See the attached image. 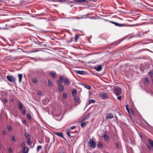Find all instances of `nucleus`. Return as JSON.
<instances>
[{
	"label": "nucleus",
	"mask_w": 153,
	"mask_h": 153,
	"mask_svg": "<svg viewBox=\"0 0 153 153\" xmlns=\"http://www.w3.org/2000/svg\"><path fill=\"white\" fill-rule=\"evenodd\" d=\"M7 80L10 82L15 83L16 82V79L13 76L8 75L6 76Z\"/></svg>",
	"instance_id": "obj_2"
},
{
	"label": "nucleus",
	"mask_w": 153,
	"mask_h": 153,
	"mask_svg": "<svg viewBox=\"0 0 153 153\" xmlns=\"http://www.w3.org/2000/svg\"><path fill=\"white\" fill-rule=\"evenodd\" d=\"M12 139L13 142H15L16 141V139H15V137L14 136H13L12 137Z\"/></svg>",
	"instance_id": "obj_41"
},
{
	"label": "nucleus",
	"mask_w": 153,
	"mask_h": 153,
	"mask_svg": "<svg viewBox=\"0 0 153 153\" xmlns=\"http://www.w3.org/2000/svg\"><path fill=\"white\" fill-rule=\"evenodd\" d=\"M102 136L104 138L106 141H108L109 140V136L106 132L104 131L103 132V134L102 135Z\"/></svg>",
	"instance_id": "obj_5"
},
{
	"label": "nucleus",
	"mask_w": 153,
	"mask_h": 153,
	"mask_svg": "<svg viewBox=\"0 0 153 153\" xmlns=\"http://www.w3.org/2000/svg\"><path fill=\"white\" fill-rule=\"evenodd\" d=\"M149 74L150 76L151 77H153V71H150L149 72Z\"/></svg>",
	"instance_id": "obj_30"
},
{
	"label": "nucleus",
	"mask_w": 153,
	"mask_h": 153,
	"mask_svg": "<svg viewBox=\"0 0 153 153\" xmlns=\"http://www.w3.org/2000/svg\"><path fill=\"white\" fill-rule=\"evenodd\" d=\"M3 134L4 135H6V132L5 130H3Z\"/></svg>",
	"instance_id": "obj_49"
},
{
	"label": "nucleus",
	"mask_w": 153,
	"mask_h": 153,
	"mask_svg": "<svg viewBox=\"0 0 153 153\" xmlns=\"http://www.w3.org/2000/svg\"><path fill=\"white\" fill-rule=\"evenodd\" d=\"M57 84H58V86H60V85H62V82L60 81L57 80Z\"/></svg>",
	"instance_id": "obj_35"
},
{
	"label": "nucleus",
	"mask_w": 153,
	"mask_h": 153,
	"mask_svg": "<svg viewBox=\"0 0 153 153\" xmlns=\"http://www.w3.org/2000/svg\"><path fill=\"white\" fill-rule=\"evenodd\" d=\"M115 117L116 119H117V117L115 115Z\"/></svg>",
	"instance_id": "obj_58"
},
{
	"label": "nucleus",
	"mask_w": 153,
	"mask_h": 153,
	"mask_svg": "<svg viewBox=\"0 0 153 153\" xmlns=\"http://www.w3.org/2000/svg\"><path fill=\"white\" fill-rule=\"evenodd\" d=\"M22 113L23 115H25L26 113V111L25 110L23 109L22 111Z\"/></svg>",
	"instance_id": "obj_44"
},
{
	"label": "nucleus",
	"mask_w": 153,
	"mask_h": 153,
	"mask_svg": "<svg viewBox=\"0 0 153 153\" xmlns=\"http://www.w3.org/2000/svg\"><path fill=\"white\" fill-rule=\"evenodd\" d=\"M7 128L9 131H10L12 130L11 126L10 125L7 126Z\"/></svg>",
	"instance_id": "obj_39"
},
{
	"label": "nucleus",
	"mask_w": 153,
	"mask_h": 153,
	"mask_svg": "<svg viewBox=\"0 0 153 153\" xmlns=\"http://www.w3.org/2000/svg\"><path fill=\"white\" fill-rule=\"evenodd\" d=\"M55 134L58 136L63 138L65 140V138L63 137V134L62 133L56 132L55 133Z\"/></svg>",
	"instance_id": "obj_9"
},
{
	"label": "nucleus",
	"mask_w": 153,
	"mask_h": 153,
	"mask_svg": "<svg viewBox=\"0 0 153 153\" xmlns=\"http://www.w3.org/2000/svg\"><path fill=\"white\" fill-rule=\"evenodd\" d=\"M50 75L53 78H55L56 77V75L54 71L50 72Z\"/></svg>",
	"instance_id": "obj_15"
},
{
	"label": "nucleus",
	"mask_w": 153,
	"mask_h": 153,
	"mask_svg": "<svg viewBox=\"0 0 153 153\" xmlns=\"http://www.w3.org/2000/svg\"><path fill=\"white\" fill-rule=\"evenodd\" d=\"M28 151L27 148L26 147H24L22 150V152L24 153H27Z\"/></svg>",
	"instance_id": "obj_13"
},
{
	"label": "nucleus",
	"mask_w": 153,
	"mask_h": 153,
	"mask_svg": "<svg viewBox=\"0 0 153 153\" xmlns=\"http://www.w3.org/2000/svg\"><path fill=\"white\" fill-rule=\"evenodd\" d=\"M25 144L24 142H22L21 144V147H26L25 146Z\"/></svg>",
	"instance_id": "obj_40"
},
{
	"label": "nucleus",
	"mask_w": 153,
	"mask_h": 153,
	"mask_svg": "<svg viewBox=\"0 0 153 153\" xmlns=\"http://www.w3.org/2000/svg\"><path fill=\"white\" fill-rule=\"evenodd\" d=\"M75 72L76 73L80 74H82L84 73V71H82L75 70Z\"/></svg>",
	"instance_id": "obj_16"
},
{
	"label": "nucleus",
	"mask_w": 153,
	"mask_h": 153,
	"mask_svg": "<svg viewBox=\"0 0 153 153\" xmlns=\"http://www.w3.org/2000/svg\"><path fill=\"white\" fill-rule=\"evenodd\" d=\"M43 100L44 101H46V100H45V99H43Z\"/></svg>",
	"instance_id": "obj_57"
},
{
	"label": "nucleus",
	"mask_w": 153,
	"mask_h": 153,
	"mask_svg": "<svg viewBox=\"0 0 153 153\" xmlns=\"http://www.w3.org/2000/svg\"><path fill=\"white\" fill-rule=\"evenodd\" d=\"M86 124L84 122H82L81 123L80 125L82 127H83L86 125Z\"/></svg>",
	"instance_id": "obj_32"
},
{
	"label": "nucleus",
	"mask_w": 153,
	"mask_h": 153,
	"mask_svg": "<svg viewBox=\"0 0 153 153\" xmlns=\"http://www.w3.org/2000/svg\"><path fill=\"white\" fill-rule=\"evenodd\" d=\"M144 50H145L142 49V50H140V51H144Z\"/></svg>",
	"instance_id": "obj_55"
},
{
	"label": "nucleus",
	"mask_w": 153,
	"mask_h": 153,
	"mask_svg": "<svg viewBox=\"0 0 153 153\" xmlns=\"http://www.w3.org/2000/svg\"><path fill=\"white\" fill-rule=\"evenodd\" d=\"M76 127V126H71V129H74Z\"/></svg>",
	"instance_id": "obj_50"
},
{
	"label": "nucleus",
	"mask_w": 153,
	"mask_h": 153,
	"mask_svg": "<svg viewBox=\"0 0 153 153\" xmlns=\"http://www.w3.org/2000/svg\"><path fill=\"white\" fill-rule=\"evenodd\" d=\"M88 143L90 144V146L92 147L93 148H94L96 147V143L94 141L93 139H91L88 142Z\"/></svg>",
	"instance_id": "obj_4"
},
{
	"label": "nucleus",
	"mask_w": 153,
	"mask_h": 153,
	"mask_svg": "<svg viewBox=\"0 0 153 153\" xmlns=\"http://www.w3.org/2000/svg\"><path fill=\"white\" fill-rule=\"evenodd\" d=\"M122 99V97L121 96H118L117 97V99L119 100H121Z\"/></svg>",
	"instance_id": "obj_47"
},
{
	"label": "nucleus",
	"mask_w": 153,
	"mask_h": 153,
	"mask_svg": "<svg viewBox=\"0 0 153 153\" xmlns=\"http://www.w3.org/2000/svg\"><path fill=\"white\" fill-rule=\"evenodd\" d=\"M95 102V101L94 100H91L88 102V105L91 103H94Z\"/></svg>",
	"instance_id": "obj_25"
},
{
	"label": "nucleus",
	"mask_w": 153,
	"mask_h": 153,
	"mask_svg": "<svg viewBox=\"0 0 153 153\" xmlns=\"http://www.w3.org/2000/svg\"><path fill=\"white\" fill-rule=\"evenodd\" d=\"M91 0H76V1L82 3L84 1L88 2Z\"/></svg>",
	"instance_id": "obj_19"
},
{
	"label": "nucleus",
	"mask_w": 153,
	"mask_h": 153,
	"mask_svg": "<svg viewBox=\"0 0 153 153\" xmlns=\"http://www.w3.org/2000/svg\"><path fill=\"white\" fill-rule=\"evenodd\" d=\"M27 117L29 120H31V115L30 114H27Z\"/></svg>",
	"instance_id": "obj_38"
},
{
	"label": "nucleus",
	"mask_w": 153,
	"mask_h": 153,
	"mask_svg": "<svg viewBox=\"0 0 153 153\" xmlns=\"http://www.w3.org/2000/svg\"><path fill=\"white\" fill-rule=\"evenodd\" d=\"M23 123L24 124L25 123H26V121H25V120H24V121H23Z\"/></svg>",
	"instance_id": "obj_53"
},
{
	"label": "nucleus",
	"mask_w": 153,
	"mask_h": 153,
	"mask_svg": "<svg viewBox=\"0 0 153 153\" xmlns=\"http://www.w3.org/2000/svg\"><path fill=\"white\" fill-rule=\"evenodd\" d=\"M4 29V28H1V27H0V29Z\"/></svg>",
	"instance_id": "obj_56"
},
{
	"label": "nucleus",
	"mask_w": 153,
	"mask_h": 153,
	"mask_svg": "<svg viewBox=\"0 0 153 153\" xmlns=\"http://www.w3.org/2000/svg\"><path fill=\"white\" fill-rule=\"evenodd\" d=\"M63 97L65 99H66V98H67V94L66 93L64 92L63 93Z\"/></svg>",
	"instance_id": "obj_34"
},
{
	"label": "nucleus",
	"mask_w": 153,
	"mask_h": 153,
	"mask_svg": "<svg viewBox=\"0 0 153 153\" xmlns=\"http://www.w3.org/2000/svg\"><path fill=\"white\" fill-rule=\"evenodd\" d=\"M114 90V93L117 96L121 95L122 93V88L119 87H115Z\"/></svg>",
	"instance_id": "obj_1"
},
{
	"label": "nucleus",
	"mask_w": 153,
	"mask_h": 153,
	"mask_svg": "<svg viewBox=\"0 0 153 153\" xmlns=\"http://www.w3.org/2000/svg\"><path fill=\"white\" fill-rule=\"evenodd\" d=\"M77 93V91L76 89H74L72 92V94L73 95H76Z\"/></svg>",
	"instance_id": "obj_24"
},
{
	"label": "nucleus",
	"mask_w": 153,
	"mask_h": 153,
	"mask_svg": "<svg viewBox=\"0 0 153 153\" xmlns=\"http://www.w3.org/2000/svg\"><path fill=\"white\" fill-rule=\"evenodd\" d=\"M42 149V146H38L37 147V151L38 152L39 150Z\"/></svg>",
	"instance_id": "obj_28"
},
{
	"label": "nucleus",
	"mask_w": 153,
	"mask_h": 153,
	"mask_svg": "<svg viewBox=\"0 0 153 153\" xmlns=\"http://www.w3.org/2000/svg\"><path fill=\"white\" fill-rule=\"evenodd\" d=\"M2 102L3 103H6L7 102V100L6 99L4 98V99L3 100H2Z\"/></svg>",
	"instance_id": "obj_42"
},
{
	"label": "nucleus",
	"mask_w": 153,
	"mask_h": 153,
	"mask_svg": "<svg viewBox=\"0 0 153 153\" xmlns=\"http://www.w3.org/2000/svg\"><path fill=\"white\" fill-rule=\"evenodd\" d=\"M64 83L65 85H68L69 83V79L68 78H66L65 79Z\"/></svg>",
	"instance_id": "obj_10"
},
{
	"label": "nucleus",
	"mask_w": 153,
	"mask_h": 153,
	"mask_svg": "<svg viewBox=\"0 0 153 153\" xmlns=\"http://www.w3.org/2000/svg\"><path fill=\"white\" fill-rule=\"evenodd\" d=\"M113 117V115L111 113H109L108 114L106 117V119H111Z\"/></svg>",
	"instance_id": "obj_7"
},
{
	"label": "nucleus",
	"mask_w": 153,
	"mask_h": 153,
	"mask_svg": "<svg viewBox=\"0 0 153 153\" xmlns=\"http://www.w3.org/2000/svg\"><path fill=\"white\" fill-rule=\"evenodd\" d=\"M27 139V145L30 146L32 144V143L31 142L30 138H28Z\"/></svg>",
	"instance_id": "obj_18"
},
{
	"label": "nucleus",
	"mask_w": 153,
	"mask_h": 153,
	"mask_svg": "<svg viewBox=\"0 0 153 153\" xmlns=\"http://www.w3.org/2000/svg\"><path fill=\"white\" fill-rule=\"evenodd\" d=\"M25 136L27 139L28 138H30V135L28 133L26 132L25 133Z\"/></svg>",
	"instance_id": "obj_21"
},
{
	"label": "nucleus",
	"mask_w": 153,
	"mask_h": 153,
	"mask_svg": "<svg viewBox=\"0 0 153 153\" xmlns=\"http://www.w3.org/2000/svg\"><path fill=\"white\" fill-rule=\"evenodd\" d=\"M95 69L98 71H100L102 69V67L101 65L98 66L97 67H95Z\"/></svg>",
	"instance_id": "obj_11"
},
{
	"label": "nucleus",
	"mask_w": 153,
	"mask_h": 153,
	"mask_svg": "<svg viewBox=\"0 0 153 153\" xmlns=\"http://www.w3.org/2000/svg\"><path fill=\"white\" fill-rule=\"evenodd\" d=\"M148 141L150 143V144H151V146L153 148V141L152 140L149 139L148 140Z\"/></svg>",
	"instance_id": "obj_27"
},
{
	"label": "nucleus",
	"mask_w": 153,
	"mask_h": 153,
	"mask_svg": "<svg viewBox=\"0 0 153 153\" xmlns=\"http://www.w3.org/2000/svg\"><path fill=\"white\" fill-rule=\"evenodd\" d=\"M126 109L127 110V111L129 113H130L129 110V109L128 108V105H126Z\"/></svg>",
	"instance_id": "obj_45"
},
{
	"label": "nucleus",
	"mask_w": 153,
	"mask_h": 153,
	"mask_svg": "<svg viewBox=\"0 0 153 153\" xmlns=\"http://www.w3.org/2000/svg\"><path fill=\"white\" fill-rule=\"evenodd\" d=\"M79 97L76 95L74 96V99L76 105H78L80 103V102L79 101Z\"/></svg>",
	"instance_id": "obj_6"
},
{
	"label": "nucleus",
	"mask_w": 153,
	"mask_h": 153,
	"mask_svg": "<svg viewBox=\"0 0 153 153\" xmlns=\"http://www.w3.org/2000/svg\"><path fill=\"white\" fill-rule=\"evenodd\" d=\"M58 89L60 92H63L64 90V87L62 85H60L58 86Z\"/></svg>",
	"instance_id": "obj_12"
},
{
	"label": "nucleus",
	"mask_w": 153,
	"mask_h": 153,
	"mask_svg": "<svg viewBox=\"0 0 153 153\" xmlns=\"http://www.w3.org/2000/svg\"><path fill=\"white\" fill-rule=\"evenodd\" d=\"M79 36L77 34H76L75 36V39L76 41H77V40L79 39Z\"/></svg>",
	"instance_id": "obj_31"
},
{
	"label": "nucleus",
	"mask_w": 153,
	"mask_h": 153,
	"mask_svg": "<svg viewBox=\"0 0 153 153\" xmlns=\"http://www.w3.org/2000/svg\"><path fill=\"white\" fill-rule=\"evenodd\" d=\"M18 75L19 77V82H21L22 81V79L23 76L22 74H19Z\"/></svg>",
	"instance_id": "obj_14"
},
{
	"label": "nucleus",
	"mask_w": 153,
	"mask_h": 153,
	"mask_svg": "<svg viewBox=\"0 0 153 153\" xmlns=\"http://www.w3.org/2000/svg\"><path fill=\"white\" fill-rule=\"evenodd\" d=\"M118 146H119V145H118V143H116V146H117V147H118Z\"/></svg>",
	"instance_id": "obj_52"
},
{
	"label": "nucleus",
	"mask_w": 153,
	"mask_h": 153,
	"mask_svg": "<svg viewBox=\"0 0 153 153\" xmlns=\"http://www.w3.org/2000/svg\"><path fill=\"white\" fill-rule=\"evenodd\" d=\"M9 151L10 152H11L12 151V149L11 147L9 148Z\"/></svg>",
	"instance_id": "obj_51"
},
{
	"label": "nucleus",
	"mask_w": 153,
	"mask_h": 153,
	"mask_svg": "<svg viewBox=\"0 0 153 153\" xmlns=\"http://www.w3.org/2000/svg\"><path fill=\"white\" fill-rule=\"evenodd\" d=\"M97 146L98 147L102 149L103 148L102 145L100 142H98Z\"/></svg>",
	"instance_id": "obj_22"
},
{
	"label": "nucleus",
	"mask_w": 153,
	"mask_h": 153,
	"mask_svg": "<svg viewBox=\"0 0 153 153\" xmlns=\"http://www.w3.org/2000/svg\"><path fill=\"white\" fill-rule=\"evenodd\" d=\"M18 106V107H19V109L20 110H21L22 109V103L21 102H19V103Z\"/></svg>",
	"instance_id": "obj_26"
},
{
	"label": "nucleus",
	"mask_w": 153,
	"mask_h": 153,
	"mask_svg": "<svg viewBox=\"0 0 153 153\" xmlns=\"http://www.w3.org/2000/svg\"><path fill=\"white\" fill-rule=\"evenodd\" d=\"M32 81L34 83H36L37 82L36 79L35 78H33L32 79Z\"/></svg>",
	"instance_id": "obj_37"
},
{
	"label": "nucleus",
	"mask_w": 153,
	"mask_h": 153,
	"mask_svg": "<svg viewBox=\"0 0 153 153\" xmlns=\"http://www.w3.org/2000/svg\"><path fill=\"white\" fill-rule=\"evenodd\" d=\"M90 114L89 113L86 116L83 118L82 120V121H84L87 120L90 117Z\"/></svg>",
	"instance_id": "obj_17"
},
{
	"label": "nucleus",
	"mask_w": 153,
	"mask_h": 153,
	"mask_svg": "<svg viewBox=\"0 0 153 153\" xmlns=\"http://www.w3.org/2000/svg\"><path fill=\"white\" fill-rule=\"evenodd\" d=\"M84 86L85 88H86L88 89L89 90L91 89V87L88 85L85 84L84 85Z\"/></svg>",
	"instance_id": "obj_23"
},
{
	"label": "nucleus",
	"mask_w": 153,
	"mask_h": 153,
	"mask_svg": "<svg viewBox=\"0 0 153 153\" xmlns=\"http://www.w3.org/2000/svg\"><path fill=\"white\" fill-rule=\"evenodd\" d=\"M151 78H152V82L153 83V77H151Z\"/></svg>",
	"instance_id": "obj_54"
},
{
	"label": "nucleus",
	"mask_w": 153,
	"mask_h": 153,
	"mask_svg": "<svg viewBox=\"0 0 153 153\" xmlns=\"http://www.w3.org/2000/svg\"><path fill=\"white\" fill-rule=\"evenodd\" d=\"M111 22L112 23L114 24L116 26H117L118 27H122V26H125V25L123 24H121L118 23H117L115 22Z\"/></svg>",
	"instance_id": "obj_8"
},
{
	"label": "nucleus",
	"mask_w": 153,
	"mask_h": 153,
	"mask_svg": "<svg viewBox=\"0 0 153 153\" xmlns=\"http://www.w3.org/2000/svg\"><path fill=\"white\" fill-rule=\"evenodd\" d=\"M146 146L149 150H151L152 147L151 146L149 143L146 144Z\"/></svg>",
	"instance_id": "obj_36"
},
{
	"label": "nucleus",
	"mask_w": 153,
	"mask_h": 153,
	"mask_svg": "<svg viewBox=\"0 0 153 153\" xmlns=\"http://www.w3.org/2000/svg\"><path fill=\"white\" fill-rule=\"evenodd\" d=\"M100 97L102 98V99L105 100L108 98V96L107 94L103 92H102L100 94Z\"/></svg>",
	"instance_id": "obj_3"
},
{
	"label": "nucleus",
	"mask_w": 153,
	"mask_h": 153,
	"mask_svg": "<svg viewBox=\"0 0 153 153\" xmlns=\"http://www.w3.org/2000/svg\"><path fill=\"white\" fill-rule=\"evenodd\" d=\"M66 132L67 134L68 135L71 137H73L74 136H71V134L70 133V131L69 130H67L66 131Z\"/></svg>",
	"instance_id": "obj_29"
},
{
	"label": "nucleus",
	"mask_w": 153,
	"mask_h": 153,
	"mask_svg": "<svg viewBox=\"0 0 153 153\" xmlns=\"http://www.w3.org/2000/svg\"><path fill=\"white\" fill-rule=\"evenodd\" d=\"M48 85L50 86H51L52 85L53 83L52 80L51 79H48Z\"/></svg>",
	"instance_id": "obj_20"
},
{
	"label": "nucleus",
	"mask_w": 153,
	"mask_h": 153,
	"mask_svg": "<svg viewBox=\"0 0 153 153\" xmlns=\"http://www.w3.org/2000/svg\"><path fill=\"white\" fill-rule=\"evenodd\" d=\"M59 79V81H60L62 82H63L64 81V79L62 76H60Z\"/></svg>",
	"instance_id": "obj_33"
},
{
	"label": "nucleus",
	"mask_w": 153,
	"mask_h": 153,
	"mask_svg": "<svg viewBox=\"0 0 153 153\" xmlns=\"http://www.w3.org/2000/svg\"><path fill=\"white\" fill-rule=\"evenodd\" d=\"M145 79V82L146 83H147L149 82V80L147 77H145L144 79Z\"/></svg>",
	"instance_id": "obj_43"
},
{
	"label": "nucleus",
	"mask_w": 153,
	"mask_h": 153,
	"mask_svg": "<svg viewBox=\"0 0 153 153\" xmlns=\"http://www.w3.org/2000/svg\"><path fill=\"white\" fill-rule=\"evenodd\" d=\"M16 57H12L11 58H10V60H14L16 59Z\"/></svg>",
	"instance_id": "obj_48"
},
{
	"label": "nucleus",
	"mask_w": 153,
	"mask_h": 153,
	"mask_svg": "<svg viewBox=\"0 0 153 153\" xmlns=\"http://www.w3.org/2000/svg\"><path fill=\"white\" fill-rule=\"evenodd\" d=\"M37 94L39 95H41L42 92L40 91H39L37 92Z\"/></svg>",
	"instance_id": "obj_46"
}]
</instances>
